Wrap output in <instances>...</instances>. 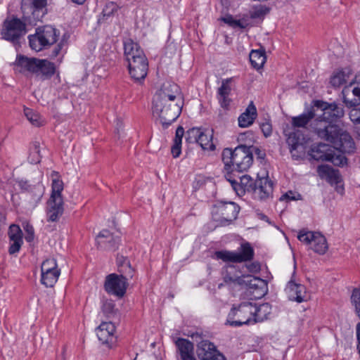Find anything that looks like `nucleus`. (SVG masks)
<instances>
[{"label": "nucleus", "instance_id": "obj_59", "mask_svg": "<svg viewBox=\"0 0 360 360\" xmlns=\"http://www.w3.org/2000/svg\"><path fill=\"white\" fill-rule=\"evenodd\" d=\"M126 262H129V261L127 259V257H124L122 255H117V264L118 267L122 266Z\"/></svg>", "mask_w": 360, "mask_h": 360}, {"label": "nucleus", "instance_id": "obj_37", "mask_svg": "<svg viewBox=\"0 0 360 360\" xmlns=\"http://www.w3.org/2000/svg\"><path fill=\"white\" fill-rule=\"evenodd\" d=\"M315 117L314 108H311L307 112L292 118V125L294 127H305L307 124Z\"/></svg>", "mask_w": 360, "mask_h": 360}, {"label": "nucleus", "instance_id": "obj_43", "mask_svg": "<svg viewBox=\"0 0 360 360\" xmlns=\"http://www.w3.org/2000/svg\"><path fill=\"white\" fill-rule=\"evenodd\" d=\"M39 142L34 141L30 147V153L29 156L30 162L32 164H37L40 162Z\"/></svg>", "mask_w": 360, "mask_h": 360}, {"label": "nucleus", "instance_id": "obj_62", "mask_svg": "<svg viewBox=\"0 0 360 360\" xmlns=\"http://www.w3.org/2000/svg\"><path fill=\"white\" fill-rule=\"evenodd\" d=\"M356 339L360 341V323L356 324Z\"/></svg>", "mask_w": 360, "mask_h": 360}, {"label": "nucleus", "instance_id": "obj_52", "mask_svg": "<svg viewBox=\"0 0 360 360\" xmlns=\"http://www.w3.org/2000/svg\"><path fill=\"white\" fill-rule=\"evenodd\" d=\"M226 23L233 27H240L244 28L245 25L241 22L240 20H234L231 16H228L226 18H224L222 19Z\"/></svg>", "mask_w": 360, "mask_h": 360}, {"label": "nucleus", "instance_id": "obj_22", "mask_svg": "<svg viewBox=\"0 0 360 360\" xmlns=\"http://www.w3.org/2000/svg\"><path fill=\"white\" fill-rule=\"evenodd\" d=\"M354 82H351L349 86H345L342 94L343 95V102L348 108L356 107L360 105V86H355L351 91L350 87Z\"/></svg>", "mask_w": 360, "mask_h": 360}, {"label": "nucleus", "instance_id": "obj_6", "mask_svg": "<svg viewBox=\"0 0 360 360\" xmlns=\"http://www.w3.org/2000/svg\"><path fill=\"white\" fill-rule=\"evenodd\" d=\"M254 303L243 302L238 307H233L228 315L227 322L235 327L253 323Z\"/></svg>", "mask_w": 360, "mask_h": 360}, {"label": "nucleus", "instance_id": "obj_44", "mask_svg": "<svg viewBox=\"0 0 360 360\" xmlns=\"http://www.w3.org/2000/svg\"><path fill=\"white\" fill-rule=\"evenodd\" d=\"M118 271L120 274L119 276L127 281L132 278L134 274V270L129 262H126L122 266L118 267Z\"/></svg>", "mask_w": 360, "mask_h": 360}, {"label": "nucleus", "instance_id": "obj_5", "mask_svg": "<svg viewBox=\"0 0 360 360\" xmlns=\"http://www.w3.org/2000/svg\"><path fill=\"white\" fill-rule=\"evenodd\" d=\"M47 0H22L23 18L30 25L41 21L47 13Z\"/></svg>", "mask_w": 360, "mask_h": 360}, {"label": "nucleus", "instance_id": "obj_25", "mask_svg": "<svg viewBox=\"0 0 360 360\" xmlns=\"http://www.w3.org/2000/svg\"><path fill=\"white\" fill-rule=\"evenodd\" d=\"M257 117V108L253 101H250L245 110L238 118V126L241 128L249 127L254 123Z\"/></svg>", "mask_w": 360, "mask_h": 360}, {"label": "nucleus", "instance_id": "obj_33", "mask_svg": "<svg viewBox=\"0 0 360 360\" xmlns=\"http://www.w3.org/2000/svg\"><path fill=\"white\" fill-rule=\"evenodd\" d=\"M352 75V70L345 68L335 72L330 77V83L334 88H338L345 84Z\"/></svg>", "mask_w": 360, "mask_h": 360}, {"label": "nucleus", "instance_id": "obj_12", "mask_svg": "<svg viewBox=\"0 0 360 360\" xmlns=\"http://www.w3.org/2000/svg\"><path fill=\"white\" fill-rule=\"evenodd\" d=\"M252 152L250 148L241 145L235 148V158L231 171L244 172L250 168L252 163Z\"/></svg>", "mask_w": 360, "mask_h": 360}, {"label": "nucleus", "instance_id": "obj_19", "mask_svg": "<svg viewBox=\"0 0 360 360\" xmlns=\"http://www.w3.org/2000/svg\"><path fill=\"white\" fill-rule=\"evenodd\" d=\"M120 238L113 236L108 230L101 231L97 236L98 248L108 250H115L120 243Z\"/></svg>", "mask_w": 360, "mask_h": 360}, {"label": "nucleus", "instance_id": "obj_23", "mask_svg": "<svg viewBox=\"0 0 360 360\" xmlns=\"http://www.w3.org/2000/svg\"><path fill=\"white\" fill-rule=\"evenodd\" d=\"M333 148L330 145L319 143L312 145L308 153L314 160L327 161V160H330L328 158Z\"/></svg>", "mask_w": 360, "mask_h": 360}, {"label": "nucleus", "instance_id": "obj_40", "mask_svg": "<svg viewBox=\"0 0 360 360\" xmlns=\"http://www.w3.org/2000/svg\"><path fill=\"white\" fill-rule=\"evenodd\" d=\"M24 113L27 119L32 125L39 127L44 124V120L41 116L37 112L33 111L32 109L25 108L24 110Z\"/></svg>", "mask_w": 360, "mask_h": 360}, {"label": "nucleus", "instance_id": "obj_8", "mask_svg": "<svg viewBox=\"0 0 360 360\" xmlns=\"http://www.w3.org/2000/svg\"><path fill=\"white\" fill-rule=\"evenodd\" d=\"M254 250L248 243H243L239 252L228 250L217 251L215 257L224 262L240 263L251 261L254 257Z\"/></svg>", "mask_w": 360, "mask_h": 360}, {"label": "nucleus", "instance_id": "obj_27", "mask_svg": "<svg viewBox=\"0 0 360 360\" xmlns=\"http://www.w3.org/2000/svg\"><path fill=\"white\" fill-rule=\"evenodd\" d=\"M64 211L63 200L49 199L47 202L46 214L49 221H56L62 216Z\"/></svg>", "mask_w": 360, "mask_h": 360}, {"label": "nucleus", "instance_id": "obj_31", "mask_svg": "<svg viewBox=\"0 0 360 360\" xmlns=\"http://www.w3.org/2000/svg\"><path fill=\"white\" fill-rule=\"evenodd\" d=\"M271 313V307L269 303H263L257 306L254 303L253 323L262 322L268 319Z\"/></svg>", "mask_w": 360, "mask_h": 360}, {"label": "nucleus", "instance_id": "obj_63", "mask_svg": "<svg viewBox=\"0 0 360 360\" xmlns=\"http://www.w3.org/2000/svg\"><path fill=\"white\" fill-rule=\"evenodd\" d=\"M255 153L257 154L258 157L260 158H263L264 156V153H262L259 148H255Z\"/></svg>", "mask_w": 360, "mask_h": 360}, {"label": "nucleus", "instance_id": "obj_20", "mask_svg": "<svg viewBox=\"0 0 360 360\" xmlns=\"http://www.w3.org/2000/svg\"><path fill=\"white\" fill-rule=\"evenodd\" d=\"M305 142V138L303 133L296 129L294 131L289 134L287 139V143L290 148V152L292 157L294 158H298L300 155L298 154L299 148H303V144Z\"/></svg>", "mask_w": 360, "mask_h": 360}, {"label": "nucleus", "instance_id": "obj_7", "mask_svg": "<svg viewBox=\"0 0 360 360\" xmlns=\"http://www.w3.org/2000/svg\"><path fill=\"white\" fill-rule=\"evenodd\" d=\"M26 33L25 24L17 18L6 19L1 31L2 39L15 44Z\"/></svg>", "mask_w": 360, "mask_h": 360}, {"label": "nucleus", "instance_id": "obj_64", "mask_svg": "<svg viewBox=\"0 0 360 360\" xmlns=\"http://www.w3.org/2000/svg\"><path fill=\"white\" fill-rule=\"evenodd\" d=\"M5 219L6 218L4 214L0 211V226L2 224H4Z\"/></svg>", "mask_w": 360, "mask_h": 360}, {"label": "nucleus", "instance_id": "obj_53", "mask_svg": "<svg viewBox=\"0 0 360 360\" xmlns=\"http://www.w3.org/2000/svg\"><path fill=\"white\" fill-rule=\"evenodd\" d=\"M269 8L265 6H261L258 8H256L253 13H252V18H261L269 12Z\"/></svg>", "mask_w": 360, "mask_h": 360}, {"label": "nucleus", "instance_id": "obj_16", "mask_svg": "<svg viewBox=\"0 0 360 360\" xmlns=\"http://www.w3.org/2000/svg\"><path fill=\"white\" fill-rule=\"evenodd\" d=\"M115 326L111 321H103L96 328V335L102 344L110 345L115 340Z\"/></svg>", "mask_w": 360, "mask_h": 360}, {"label": "nucleus", "instance_id": "obj_61", "mask_svg": "<svg viewBox=\"0 0 360 360\" xmlns=\"http://www.w3.org/2000/svg\"><path fill=\"white\" fill-rule=\"evenodd\" d=\"M248 269L251 272H257L260 270V266L258 263H252L248 266Z\"/></svg>", "mask_w": 360, "mask_h": 360}, {"label": "nucleus", "instance_id": "obj_47", "mask_svg": "<svg viewBox=\"0 0 360 360\" xmlns=\"http://www.w3.org/2000/svg\"><path fill=\"white\" fill-rule=\"evenodd\" d=\"M351 302L354 306L355 311L360 319V290L355 288L351 296Z\"/></svg>", "mask_w": 360, "mask_h": 360}, {"label": "nucleus", "instance_id": "obj_42", "mask_svg": "<svg viewBox=\"0 0 360 360\" xmlns=\"http://www.w3.org/2000/svg\"><path fill=\"white\" fill-rule=\"evenodd\" d=\"M203 129L193 127L186 132V141L188 143H197Z\"/></svg>", "mask_w": 360, "mask_h": 360}, {"label": "nucleus", "instance_id": "obj_17", "mask_svg": "<svg viewBox=\"0 0 360 360\" xmlns=\"http://www.w3.org/2000/svg\"><path fill=\"white\" fill-rule=\"evenodd\" d=\"M233 189L238 195H243L246 191L253 192L257 184V179L253 180L248 175H243L240 177V182L236 180L228 179Z\"/></svg>", "mask_w": 360, "mask_h": 360}, {"label": "nucleus", "instance_id": "obj_51", "mask_svg": "<svg viewBox=\"0 0 360 360\" xmlns=\"http://www.w3.org/2000/svg\"><path fill=\"white\" fill-rule=\"evenodd\" d=\"M66 40L63 37L52 51L51 57L55 58L59 56L62 53L64 46L66 45Z\"/></svg>", "mask_w": 360, "mask_h": 360}, {"label": "nucleus", "instance_id": "obj_4", "mask_svg": "<svg viewBox=\"0 0 360 360\" xmlns=\"http://www.w3.org/2000/svg\"><path fill=\"white\" fill-rule=\"evenodd\" d=\"M59 35V30L51 25L37 27L35 34L28 37L30 46L32 50L40 51L55 44Z\"/></svg>", "mask_w": 360, "mask_h": 360}, {"label": "nucleus", "instance_id": "obj_36", "mask_svg": "<svg viewBox=\"0 0 360 360\" xmlns=\"http://www.w3.org/2000/svg\"><path fill=\"white\" fill-rule=\"evenodd\" d=\"M212 136L213 134L212 131L203 129L197 143L203 150H214L215 146L212 143Z\"/></svg>", "mask_w": 360, "mask_h": 360}, {"label": "nucleus", "instance_id": "obj_21", "mask_svg": "<svg viewBox=\"0 0 360 360\" xmlns=\"http://www.w3.org/2000/svg\"><path fill=\"white\" fill-rule=\"evenodd\" d=\"M257 186L253 193L261 200H265L269 198L274 190V184L268 176L258 177L257 179Z\"/></svg>", "mask_w": 360, "mask_h": 360}, {"label": "nucleus", "instance_id": "obj_55", "mask_svg": "<svg viewBox=\"0 0 360 360\" xmlns=\"http://www.w3.org/2000/svg\"><path fill=\"white\" fill-rule=\"evenodd\" d=\"M184 135V129L181 126H179L176 130L175 137H174V143H180L181 144L182 138Z\"/></svg>", "mask_w": 360, "mask_h": 360}, {"label": "nucleus", "instance_id": "obj_49", "mask_svg": "<svg viewBox=\"0 0 360 360\" xmlns=\"http://www.w3.org/2000/svg\"><path fill=\"white\" fill-rule=\"evenodd\" d=\"M118 9V6L112 1L108 2L105 4L103 10V14L104 16H111L115 12H117Z\"/></svg>", "mask_w": 360, "mask_h": 360}, {"label": "nucleus", "instance_id": "obj_45", "mask_svg": "<svg viewBox=\"0 0 360 360\" xmlns=\"http://www.w3.org/2000/svg\"><path fill=\"white\" fill-rule=\"evenodd\" d=\"M102 312L110 318L115 314V303L112 300H103L101 308Z\"/></svg>", "mask_w": 360, "mask_h": 360}, {"label": "nucleus", "instance_id": "obj_35", "mask_svg": "<svg viewBox=\"0 0 360 360\" xmlns=\"http://www.w3.org/2000/svg\"><path fill=\"white\" fill-rule=\"evenodd\" d=\"M311 249L319 255H324L328 249L326 238L320 233H316L311 243Z\"/></svg>", "mask_w": 360, "mask_h": 360}, {"label": "nucleus", "instance_id": "obj_50", "mask_svg": "<svg viewBox=\"0 0 360 360\" xmlns=\"http://www.w3.org/2000/svg\"><path fill=\"white\" fill-rule=\"evenodd\" d=\"M349 112L350 120L356 125L360 124V108L352 107Z\"/></svg>", "mask_w": 360, "mask_h": 360}, {"label": "nucleus", "instance_id": "obj_28", "mask_svg": "<svg viewBox=\"0 0 360 360\" xmlns=\"http://www.w3.org/2000/svg\"><path fill=\"white\" fill-rule=\"evenodd\" d=\"M174 343L176 347V354L179 356L180 359L194 355L193 343L188 340L179 338Z\"/></svg>", "mask_w": 360, "mask_h": 360}, {"label": "nucleus", "instance_id": "obj_15", "mask_svg": "<svg viewBox=\"0 0 360 360\" xmlns=\"http://www.w3.org/2000/svg\"><path fill=\"white\" fill-rule=\"evenodd\" d=\"M285 291L290 300L296 301L298 303L306 302L309 298L305 286L296 283L292 279L288 283Z\"/></svg>", "mask_w": 360, "mask_h": 360}, {"label": "nucleus", "instance_id": "obj_3", "mask_svg": "<svg viewBox=\"0 0 360 360\" xmlns=\"http://www.w3.org/2000/svg\"><path fill=\"white\" fill-rule=\"evenodd\" d=\"M161 103V106H158V102L153 101V115L164 128H167L179 117L184 102L162 101Z\"/></svg>", "mask_w": 360, "mask_h": 360}, {"label": "nucleus", "instance_id": "obj_38", "mask_svg": "<svg viewBox=\"0 0 360 360\" xmlns=\"http://www.w3.org/2000/svg\"><path fill=\"white\" fill-rule=\"evenodd\" d=\"M266 60L265 50H252L250 53V61L252 67L257 70L262 68Z\"/></svg>", "mask_w": 360, "mask_h": 360}, {"label": "nucleus", "instance_id": "obj_57", "mask_svg": "<svg viewBox=\"0 0 360 360\" xmlns=\"http://www.w3.org/2000/svg\"><path fill=\"white\" fill-rule=\"evenodd\" d=\"M300 194H296L292 191H289L286 192L285 194H283L281 198V200H294L299 199L298 197H300Z\"/></svg>", "mask_w": 360, "mask_h": 360}, {"label": "nucleus", "instance_id": "obj_1", "mask_svg": "<svg viewBox=\"0 0 360 360\" xmlns=\"http://www.w3.org/2000/svg\"><path fill=\"white\" fill-rule=\"evenodd\" d=\"M314 107L321 109L323 114L321 117L315 119L311 124L317 136L333 144V147L343 153H352L354 151L355 143L346 131L338 125L333 124L345 115L343 108L336 103H327L315 101Z\"/></svg>", "mask_w": 360, "mask_h": 360}, {"label": "nucleus", "instance_id": "obj_34", "mask_svg": "<svg viewBox=\"0 0 360 360\" xmlns=\"http://www.w3.org/2000/svg\"><path fill=\"white\" fill-rule=\"evenodd\" d=\"M317 171L321 176L326 177L331 183H338L340 181L339 171L328 165L319 166Z\"/></svg>", "mask_w": 360, "mask_h": 360}, {"label": "nucleus", "instance_id": "obj_9", "mask_svg": "<svg viewBox=\"0 0 360 360\" xmlns=\"http://www.w3.org/2000/svg\"><path fill=\"white\" fill-rule=\"evenodd\" d=\"M153 101L158 102V106H161L162 101L184 102L180 87L173 82L165 83L162 88L155 94Z\"/></svg>", "mask_w": 360, "mask_h": 360}, {"label": "nucleus", "instance_id": "obj_48", "mask_svg": "<svg viewBox=\"0 0 360 360\" xmlns=\"http://www.w3.org/2000/svg\"><path fill=\"white\" fill-rule=\"evenodd\" d=\"M316 232H312V231H307V232H302L300 231L298 234V239L306 244H311L312 243L313 238L315 236Z\"/></svg>", "mask_w": 360, "mask_h": 360}, {"label": "nucleus", "instance_id": "obj_10", "mask_svg": "<svg viewBox=\"0 0 360 360\" xmlns=\"http://www.w3.org/2000/svg\"><path fill=\"white\" fill-rule=\"evenodd\" d=\"M41 282L47 288L53 287L60 274V269L58 268L56 260L54 258L44 260L41 266Z\"/></svg>", "mask_w": 360, "mask_h": 360}, {"label": "nucleus", "instance_id": "obj_32", "mask_svg": "<svg viewBox=\"0 0 360 360\" xmlns=\"http://www.w3.org/2000/svg\"><path fill=\"white\" fill-rule=\"evenodd\" d=\"M52 184H51V195L50 199L59 200H63L61 193L63 190V182L60 179L58 173L53 171L51 173Z\"/></svg>", "mask_w": 360, "mask_h": 360}, {"label": "nucleus", "instance_id": "obj_30", "mask_svg": "<svg viewBox=\"0 0 360 360\" xmlns=\"http://www.w3.org/2000/svg\"><path fill=\"white\" fill-rule=\"evenodd\" d=\"M217 351L215 345L209 340H201L197 344V355L200 360L210 359Z\"/></svg>", "mask_w": 360, "mask_h": 360}, {"label": "nucleus", "instance_id": "obj_46", "mask_svg": "<svg viewBox=\"0 0 360 360\" xmlns=\"http://www.w3.org/2000/svg\"><path fill=\"white\" fill-rule=\"evenodd\" d=\"M330 160H327L328 162H331L334 165L342 167L347 164V158L342 155H335L334 150H332L330 155L328 158Z\"/></svg>", "mask_w": 360, "mask_h": 360}, {"label": "nucleus", "instance_id": "obj_56", "mask_svg": "<svg viewBox=\"0 0 360 360\" xmlns=\"http://www.w3.org/2000/svg\"><path fill=\"white\" fill-rule=\"evenodd\" d=\"M24 229H25V232L27 233V236H25V240L27 242L32 241L34 239V228L32 227V226H31L30 224H27L24 227Z\"/></svg>", "mask_w": 360, "mask_h": 360}, {"label": "nucleus", "instance_id": "obj_11", "mask_svg": "<svg viewBox=\"0 0 360 360\" xmlns=\"http://www.w3.org/2000/svg\"><path fill=\"white\" fill-rule=\"evenodd\" d=\"M238 212L239 207L236 203H220L216 206L214 220L219 221L221 226H226L237 218Z\"/></svg>", "mask_w": 360, "mask_h": 360}, {"label": "nucleus", "instance_id": "obj_41", "mask_svg": "<svg viewBox=\"0 0 360 360\" xmlns=\"http://www.w3.org/2000/svg\"><path fill=\"white\" fill-rule=\"evenodd\" d=\"M222 160L226 169H231L233 158H235V149L225 148L222 152Z\"/></svg>", "mask_w": 360, "mask_h": 360}, {"label": "nucleus", "instance_id": "obj_13", "mask_svg": "<svg viewBox=\"0 0 360 360\" xmlns=\"http://www.w3.org/2000/svg\"><path fill=\"white\" fill-rule=\"evenodd\" d=\"M127 281L117 274H111L106 277L104 288L108 293L122 297L126 292Z\"/></svg>", "mask_w": 360, "mask_h": 360}, {"label": "nucleus", "instance_id": "obj_29", "mask_svg": "<svg viewBox=\"0 0 360 360\" xmlns=\"http://www.w3.org/2000/svg\"><path fill=\"white\" fill-rule=\"evenodd\" d=\"M241 285H245L249 289L257 291L258 297L264 294L265 283L259 278L250 275L243 276Z\"/></svg>", "mask_w": 360, "mask_h": 360}, {"label": "nucleus", "instance_id": "obj_2", "mask_svg": "<svg viewBox=\"0 0 360 360\" xmlns=\"http://www.w3.org/2000/svg\"><path fill=\"white\" fill-rule=\"evenodd\" d=\"M15 65L20 68V72H29L42 81L51 79L56 69L55 64L47 59L23 55L17 56Z\"/></svg>", "mask_w": 360, "mask_h": 360}, {"label": "nucleus", "instance_id": "obj_18", "mask_svg": "<svg viewBox=\"0 0 360 360\" xmlns=\"http://www.w3.org/2000/svg\"><path fill=\"white\" fill-rule=\"evenodd\" d=\"M8 235L11 242L8 252L14 255L20 251L23 243L22 231L18 225L11 224L9 226Z\"/></svg>", "mask_w": 360, "mask_h": 360}, {"label": "nucleus", "instance_id": "obj_26", "mask_svg": "<svg viewBox=\"0 0 360 360\" xmlns=\"http://www.w3.org/2000/svg\"><path fill=\"white\" fill-rule=\"evenodd\" d=\"M124 55L128 62L146 57L141 46L131 39L124 42Z\"/></svg>", "mask_w": 360, "mask_h": 360}, {"label": "nucleus", "instance_id": "obj_54", "mask_svg": "<svg viewBox=\"0 0 360 360\" xmlns=\"http://www.w3.org/2000/svg\"><path fill=\"white\" fill-rule=\"evenodd\" d=\"M260 128L265 137L269 136L272 133L271 124L268 122L262 123Z\"/></svg>", "mask_w": 360, "mask_h": 360}, {"label": "nucleus", "instance_id": "obj_60", "mask_svg": "<svg viewBox=\"0 0 360 360\" xmlns=\"http://www.w3.org/2000/svg\"><path fill=\"white\" fill-rule=\"evenodd\" d=\"M190 336L193 340L196 341L198 343L201 340H204L202 339V333L195 332V333H192Z\"/></svg>", "mask_w": 360, "mask_h": 360}, {"label": "nucleus", "instance_id": "obj_39", "mask_svg": "<svg viewBox=\"0 0 360 360\" xmlns=\"http://www.w3.org/2000/svg\"><path fill=\"white\" fill-rule=\"evenodd\" d=\"M236 269L233 266H228L223 272V278L226 284L236 283L241 285L243 276L235 274Z\"/></svg>", "mask_w": 360, "mask_h": 360}, {"label": "nucleus", "instance_id": "obj_24", "mask_svg": "<svg viewBox=\"0 0 360 360\" xmlns=\"http://www.w3.org/2000/svg\"><path fill=\"white\" fill-rule=\"evenodd\" d=\"M232 78H228L222 80L221 86L217 91V99L221 108L227 109L231 103V98L229 95L231 91V83Z\"/></svg>", "mask_w": 360, "mask_h": 360}, {"label": "nucleus", "instance_id": "obj_14", "mask_svg": "<svg viewBox=\"0 0 360 360\" xmlns=\"http://www.w3.org/2000/svg\"><path fill=\"white\" fill-rule=\"evenodd\" d=\"M129 72L131 77L136 82L141 83L148 71V61L146 57L139 58L128 62Z\"/></svg>", "mask_w": 360, "mask_h": 360}, {"label": "nucleus", "instance_id": "obj_58", "mask_svg": "<svg viewBox=\"0 0 360 360\" xmlns=\"http://www.w3.org/2000/svg\"><path fill=\"white\" fill-rule=\"evenodd\" d=\"M181 146L180 143H174V146L172 147V154L174 158H177L181 154Z\"/></svg>", "mask_w": 360, "mask_h": 360}]
</instances>
